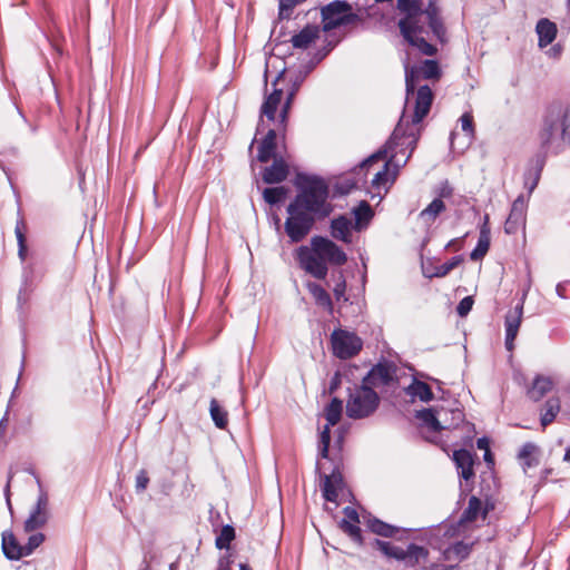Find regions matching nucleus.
<instances>
[{"mask_svg":"<svg viewBox=\"0 0 570 570\" xmlns=\"http://www.w3.org/2000/svg\"><path fill=\"white\" fill-rule=\"evenodd\" d=\"M373 547L381 551L385 557L395 559L397 561L403 550L402 548L381 539H375L373 542Z\"/></svg>","mask_w":570,"mask_h":570,"instance_id":"nucleus-41","label":"nucleus"},{"mask_svg":"<svg viewBox=\"0 0 570 570\" xmlns=\"http://www.w3.org/2000/svg\"><path fill=\"white\" fill-rule=\"evenodd\" d=\"M233 562V556L227 552L219 558L217 570H232Z\"/></svg>","mask_w":570,"mask_h":570,"instance_id":"nucleus-56","label":"nucleus"},{"mask_svg":"<svg viewBox=\"0 0 570 570\" xmlns=\"http://www.w3.org/2000/svg\"><path fill=\"white\" fill-rule=\"evenodd\" d=\"M323 465L320 461L316 463V471L320 472V476L323 481L322 483V492L323 497L326 501L335 502L337 500L338 493L336 490V485L343 483V476L338 469V466H334L330 474L322 473Z\"/></svg>","mask_w":570,"mask_h":570,"instance_id":"nucleus-12","label":"nucleus"},{"mask_svg":"<svg viewBox=\"0 0 570 570\" xmlns=\"http://www.w3.org/2000/svg\"><path fill=\"white\" fill-rule=\"evenodd\" d=\"M320 28L316 24H306L298 33L294 35L291 42L295 49H306L318 38Z\"/></svg>","mask_w":570,"mask_h":570,"instance_id":"nucleus-23","label":"nucleus"},{"mask_svg":"<svg viewBox=\"0 0 570 570\" xmlns=\"http://www.w3.org/2000/svg\"><path fill=\"white\" fill-rule=\"evenodd\" d=\"M307 289L309 294L313 296L316 305L323 307L330 314L333 313L334 306L331 298V295L317 283H308Z\"/></svg>","mask_w":570,"mask_h":570,"instance_id":"nucleus-26","label":"nucleus"},{"mask_svg":"<svg viewBox=\"0 0 570 570\" xmlns=\"http://www.w3.org/2000/svg\"><path fill=\"white\" fill-rule=\"evenodd\" d=\"M476 446H478L480 450H484V451H487V449H489V439H488V438H485V436L478 439V441H476Z\"/></svg>","mask_w":570,"mask_h":570,"instance_id":"nucleus-63","label":"nucleus"},{"mask_svg":"<svg viewBox=\"0 0 570 570\" xmlns=\"http://www.w3.org/2000/svg\"><path fill=\"white\" fill-rule=\"evenodd\" d=\"M420 136V127H413L409 125V121L405 119L404 109L397 125L395 126L386 144L383 147H381L377 151L365 158L358 165V167L363 169L379 160H385L387 154H391L390 158L385 161L383 168L374 175L372 179L373 187L380 188L381 186L386 184L387 169L390 165H393L396 169H399L400 167H403L407 163V160L412 156V153L416 148Z\"/></svg>","mask_w":570,"mask_h":570,"instance_id":"nucleus-2","label":"nucleus"},{"mask_svg":"<svg viewBox=\"0 0 570 570\" xmlns=\"http://www.w3.org/2000/svg\"><path fill=\"white\" fill-rule=\"evenodd\" d=\"M279 134L283 136L285 135L282 129L278 130V127L276 129H269L266 132L265 137L262 139L258 146L257 160L259 163H267L272 158L276 157V138Z\"/></svg>","mask_w":570,"mask_h":570,"instance_id":"nucleus-18","label":"nucleus"},{"mask_svg":"<svg viewBox=\"0 0 570 570\" xmlns=\"http://www.w3.org/2000/svg\"><path fill=\"white\" fill-rule=\"evenodd\" d=\"M288 165L282 157H275L271 166L265 167L263 171V180L266 184H278L284 181L288 176Z\"/></svg>","mask_w":570,"mask_h":570,"instance_id":"nucleus-19","label":"nucleus"},{"mask_svg":"<svg viewBox=\"0 0 570 570\" xmlns=\"http://www.w3.org/2000/svg\"><path fill=\"white\" fill-rule=\"evenodd\" d=\"M453 194V188L450 186L449 181L445 180L441 184L439 190V198H449Z\"/></svg>","mask_w":570,"mask_h":570,"instance_id":"nucleus-58","label":"nucleus"},{"mask_svg":"<svg viewBox=\"0 0 570 570\" xmlns=\"http://www.w3.org/2000/svg\"><path fill=\"white\" fill-rule=\"evenodd\" d=\"M490 248V238L479 237L476 246L470 253V258L472 261H478L483 258Z\"/></svg>","mask_w":570,"mask_h":570,"instance_id":"nucleus-48","label":"nucleus"},{"mask_svg":"<svg viewBox=\"0 0 570 570\" xmlns=\"http://www.w3.org/2000/svg\"><path fill=\"white\" fill-rule=\"evenodd\" d=\"M547 154L544 150L542 153L535 155V157L532 160V166L529 167L523 175V184L524 188L528 190V195L530 196L533 190L537 188L541 173L546 165V158Z\"/></svg>","mask_w":570,"mask_h":570,"instance_id":"nucleus-15","label":"nucleus"},{"mask_svg":"<svg viewBox=\"0 0 570 570\" xmlns=\"http://www.w3.org/2000/svg\"><path fill=\"white\" fill-rule=\"evenodd\" d=\"M48 494L40 489L37 502L29 517L24 521L26 532L35 531L42 528L48 521Z\"/></svg>","mask_w":570,"mask_h":570,"instance_id":"nucleus-10","label":"nucleus"},{"mask_svg":"<svg viewBox=\"0 0 570 570\" xmlns=\"http://www.w3.org/2000/svg\"><path fill=\"white\" fill-rule=\"evenodd\" d=\"M343 412V401L338 397H333L330 404L325 407V419L328 425H336Z\"/></svg>","mask_w":570,"mask_h":570,"instance_id":"nucleus-34","label":"nucleus"},{"mask_svg":"<svg viewBox=\"0 0 570 570\" xmlns=\"http://www.w3.org/2000/svg\"><path fill=\"white\" fill-rule=\"evenodd\" d=\"M473 303H474V301H473V297H472V296H465V297H463V298L459 302V304H458V306H456V313H458V315H459L460 317H464V316H466V315L470 313V311L472 309Z\"/></svg>","mask_w":570,"mask_h":570,"instance_id":"nucleus-50","label":"nucleus"},{"mask_svg":"<svg viewBox=\"0 0 570 570\" xmlns=\"http://www.w3.org/2000/svg\"><path fill=\"white\" fill-rule=\"evenodd\" d=\"M424 8L423 0H397V9L402 14L399 29L405 32L415 16L424 12Z\"/></svg>","mask_w":570,"mask_h":570,"instance_id":"nucleus-14","label":"nucleus"},{"mask_svg":"<svg viewBox=\"0 0 570 570\" xmlns=\"http://www.w3.org/2000/svg\"><path fill=\"white\" fill-rule=\"evenodd\" d=\"M562 53V46L560 43L553 45L548 51L547 55L552 59H559Z\"/></svg>","mask_w":570,"mask_h":570,"instance_id":"nucleus-61","label":"nucleus"},{"mask_svg":"<svg viewBox=\"0 0 570 570\" xmlns=\"http://www.w3.org/2000/svg\"><path fill=\"white\" fill-rule=\"evenodd\" d=\"M287 189L284 186L267 187L263 191L264 200L269 205H276L284 200Z\"/></svg>","mask_w":570,"mask_h":570,"instance_id":"nucleus-43","label":"nucleus"},{"mask_svg":"<svg viewBox=\"0 0 570 570\" xmlns=\"http://www.w3.org/2000/svg\"><path fill=\"white\" fill-rule=\"evenodd\" d=\"M392 380L391 366L385 363H379L368 371L363 377L362 383L373 389L377 385H387Z\"/></svg>","mask_w":570,"mask_h":570,"instance_id":"nucleus-16","label":"nucleus"},{"mask_svg":"<svg viewBox=\"0 0 570 570\" xmlns=\"http://www.w3.org/2000/svg\"><path fill=\"white\" fill-rule=\"evenodd\" d=\"M442 76L440 63L434 59H425L417 66L405 67V106L413 101V115L410 126L417 127L429 115L434 99L432 89L428 85L417 86L420 78L439 80Z\"/></svg>","mask_w":570,"mask_h":570,"instance_id":"nucleus-3","label":"nucleus"},{"mask_svg":"<svg viewBox=\"0 0 570 570\" xmlns=\"http://www.w3.org/2000/svg\"><path fill=\"white\" fill-rule=\"evenodd\" d=\"M32 552H33V550H31L26 543L23 546L19 544V551L17 552V554H12V556H13V558H16V560H20L23 557L30 556Z\"/></svg>","mask_w":570,"mask_h":570,"instance_id":"nucleus-60","label":"nucleus"},{"mask_svg":"<svg viewBox=\"0 0 570 570\" xmlns=\"http://www.w3.org/2000/svg\"><path fill=\"white\" fill-rule=\"evenodd\" d=\"M366 525L371 532L383 538H394L401 530L407 531L406 529H401L375 517L368 518Z\"/></svg>","mask_w":570,"mask_h":570,"instance_id":"nucleus-24","label":"nucleus"},{"mask_svg":"<svg viewBox=\"0 0 570 570\" xmlns=\"http://www.w3.org/2000/svg\"><path fill=\"white\" fill-rule=\"evenodd\" d=\"M353 214L355 217L354 229L356 230H361L363 227L367 226L374 216L371 205L365 200H362L358 206L353 209Z\"/></svg>","mask_w":570,"mask_h":570,"instance_id":"nucleus-31","label":"nucleus"},{"mask_svg":"<svg viewBox=\"0 0 570 570\" xmlns=\"http://www.w3.org/2000/svg\"><path fill=\"white\" fill-rule=\"evenodd\" d=\"M558 131L562 142L570 146V104L564 106L550 105L546 108L539 130L541 150L549 153Z\"/></svg>","mask_w":570,"mask_h":570,"instance_id":"nucleus-6","label":"nucleus"},{"mask_svg":"<svg viewBox=\"0 0 570 570\" xmlns=\"http://www.w3.org/2000/svg\"><path fill=\"white\" fill-rule=\"evenodd\" d=\"M294 97L295 96H293V92H287L286 100H285L284 105L282 106V109L279 112V117L277 120V127H278V130L282 129L283 132L286 131L288 112H289L291 105L293 102Z\"/></svg>","mask_w":570,"mask_h":570,"instance_id":"nucleus-47","label":"nucleus"},{"mask_svg":"<svg viewBox=\"0 0 570 570\" xmlns=\"http://www.w3.org/2000/svg\"><path fill=\"white\" fill-rule=\"evenodd\" d=\"M345 291H346V281L342 272L338 273V281L336 282L333 293L336 298V301H341V298L347 299L345 297Z\"/></svg>","mask_w":570,"mask_h":570,"instance_id":"nucleus-51","label":"nucleus"},{"mask_svg":"<svg viewBox=\"0 0 570 570\" xmlns=\"http://www.w3.org/2000/svg\"><path fill=\"white\" fill-rule=\"evenodd\" d=\"M333 354L341 360H348L360 353L363 347L362 340L352 332L335 330L331 335Z\"/></svg>","mask_w":570,"mask_h":570,"instance_id":"nucleus-9","label":"nucleus"},{"mask_svg":"<svg viewBox=\"0 0 570 570\" xmlns=\"http://www.w3.org/2000/svg\"><path fill=\"white\" fill-rule=\"evenodd\" d=\"M523 304H518L513 311H509L504 317L505 333L509 340L515 338L521 325Z\"/></svg>","mask_w":570,"mask_h":570,"instance_id":"nucleus-25","label":"nucleus"},{"mask_svg":"<svg viewBox=\"0 0 570 570\" xmlns=\"http://www.w3.org/2000/svg\"><path fill=\"white\" fill-rule=\"evenodd\" d=\"M19 544L12 532L7 531L2 533V551L7 559L16 560L12 554H17Z\"/></svg>","mask_w":570,"mask_h":570,"instance_id":"nucleus-39","label":"nucleus"},{"mask_svg":"<svg viewBox=\"0 0 570 570\" xmlns=\"http://www.w3.org/2000/svg\"><path fill=\"white\" fill-rule=\"evenodd\" d=\"M306 0H278V19H291L296 6L304 3Z\"/></svg>","mask_w":570,"mask_h":570,"instance_id":"nucleus-46","label":"nucleus"},{"mask_svg":"<svg viewBox=\"0 0 570 570\" xmlns=\"http://www.w3.org/2000/svg\"><path fill=\"white\" fill-rule=\"evenodd\" d=\"M429 31L441 43L446 41V28L436 0H429L424 12L415 16L405 32L400 30L402 37L410 46L415 47L425 56H434L438 52V48L424 37V35H429Z\"/></svg>","mask_w":570,"mask_h":570,"instance_id":"nucleus-5","label":"nucleus"},{"mask_svg":"<svg viewBox=\"0 0 570 570\" xmlns=\"http://www.w3.org/2000/svg\"><path fill=\"white\" fill-rule=\"evenodd\" d=\"M26 225L23 219H19L16 224L14 234L18 242V256L24 262L28 255L27 238L24 234Z\"/></svg>","mask_w":570,"mask_h":570,"instance_id":"nucleus-37","label":"nucleus"},{"mask_svg":"<svg viewBox=\"0 0 570 570\" xmlns=\"http://www.w3.org/2000/svg\"><path fill=\"white\" fill-rule=\"evenodd\" d=\"M379 404V394L371 386L362 383L354 390H350L346 415L353 420L368 417L377 410Z\"/></svg>","mask_w":570,"mask_h":570,"instance_id":"nucleus-7","label":"nucleus"},{"mask_svg":"<svg viewBox=\"0 0 570 570\" xmlns=\"http://www.w3.org/2000/svg\"><path fill=\"white\" fill-rule=\"evenodd\" d=\"M407 393L412 396L419 397L422 402H430L434 397L430 385L417 380L407 387Z\"/></svg>","mask_w":570,"mask_h":570,"instance_id":"nucleus-32","label":"nucleus"},{"mask_svg":"<svg viewBox=\"0 0 570 570\" xmlns=\"http://www.w3.org/2000/svg\"><path fill=\"white\" fill-rule=\"evenodd\" d=\"M323 30L331 31L342 26L363 23V18L352 11V6L345 0H335L321 10Z\"/></svg>","mask_w":570,"mask_h":570,"instance_id":"nucleus-8","label":"nucleus"},{"mask_svg":"<svg viewBox=\"0 0 570 570\" xmlns=\"http://www.w3.org/2000/svg\"><path fill=\"white\" fill-rule=\"evenodd\" d=\"M341 384V374L340 372H335L333 377L331 379L330 386H328V393H334Z\"/></svg>","mask_w":570,"mask_h":570,"instance_id":"nucleus-59","label":"nucleus"},{"mask_svg":"<svg viewBox=\"0 0 570 570\" xmlns=\"http://www.w3.org/2000/svg\"><path fill=\"white\" fill-rule=\"evenodd\" d=\"M340 528L345 532L355 543L358 546L363 544V535L362 530L356 523H351L346 519H342L340 522Z\"/></svg>","mask_w":570,"mask_h":570,"instance_id":"nucleus-44","label":"nucleus"},{"mask_svg":"<svg viewBox=\"0 0 570 570\" xmlns=\"http://www.w3.org/2000/svg\"><path fill=\"white\" fill-rule=\"evenodd\" d=\"M462 262H463V256L462 255H455L451 259H449L448 262H445L443 264H440V265H436L433 268V272L430 273V274H426V276L430 277V278H432V277H444L452 269L458 267Z\"/></svg>","mask_w":570,"mask_h":570,"instance_id":"nucleus-35","label":"nucleus"},{"mask_svg":"<svg viewBox=\"0 0 570 570\" xmlns=\"http://www.w3.org/2000/svg\"><path fill=\"white\" fill-rule=\"evenodd\" d=\"M462 130L470 137L474 136L473 117L470 114H463L460 118Z\"/></svg>","mask_w":570,"mask_h":570,"instance_id":"nucleus-53","label":"nucleus"},{"mask_svg":"<svg viewBox=\"0 0 570 570\" xmlns=\"http://www.w3.org/2000/svg\"><path fill=\"white\" fill-rule=\"evenodd\" d=\"M298 266L316 279H325L328 266H343L347 262L346 253L332 239L315 235L309 246L302 245L295 250Z\"/></svg>","mask_w":570,"mask_h":570,"instance_id":"nucleus-4","label":"nucleus"},{"mask_svg":"<svg viewBox=\"0 0 570 570\" xmlns=\"http://www.w3.org/2000/svg\"><path fill=\"white\" fill-rule=\"evenodd\" d=\"M535 31L538 35V46L546 48L554 41L558 29L554 22L542 18L537 22Z\"/></svg>","mask_w":570,"mask_h":570,"instance_id":"nucleus-22","label":"nucleus"},{"mask_svg":"<svg viewBox=\"0 0 570 570\" xmlns=\"http://www.w3.org/2000/svg\"><path fill=\"white\" fill-rule=\"evenodd\" d=\"M561 403L559 397H549L542 407L540 414V423L543 428L551 424L560 412Z\"/></svg>","mask_w":570,"mask_h":570,"instance_id":"nucleus-29","label":"nucleus"},{"mask_svg":"<svg viewBox=\"0 0 570 570\" xmlns=\"http://www.w3.org/2000/svg\"><path fill=\"white\" fill-rule=\"evenodd\" d=\"M443 210H445V204L441 198H434L428 206L424 208L420 216L428 220H434Z\"/></svg>","mask_w":570,"mask_h":570,"instance_id":"nucleus-42","label":"nucleus"},{"mask_svg":"<svg viewBox=\"0 0 570 570\" xmlns=\"http://www.w3.org/2000/svg\"><path fill=\"white\" fill-rule=\"evenodd\" d=\"M416 417L433 432H440L444 429L432 409H423L417 411Z\"/></svg>","mask_w":570,"mask_h":570,"instance_id":"nucleus-36","label":"nucleus"},{"mask_svg":"<svg viewBox=\"0 0 570 570\" xmlns=\"http://www.w3.org/2000/svg\"><path fill=\"white\" fill-rule=\"evenodd\" d=\"M283 96L282 89H274L272 94L266 96L262 107H261V115L266 116L268 120L274 121L276 117V111L278 108V105L281 104Z\"/></svg>","mask_w":570,"mask_h":570,"instance_id":"nucleus-27","label":"nucleus"},{"mask_svg":"<svg viewBox=\"0 0 570 570\" xmlns=\"http://www.w3.org/2000/svg\"><path fill=\"white\" fill-rule=\"evenodd\" d=\"M430 551L423 546L410 543L406 549H403L399 561L403 562L406 568L419 569L421 563H426Z\"/></svg>","mask_w":570,"mask_h":570,"instance_id":"nucleus-13","label":"nucleus"},{"mask_svg":"<svg viewBox=\"0 0 570 570\" xmlns=\"http://www.w3.org/2000/svg\"><path fill=\"white\" fill-rule=\"evenodd\" d=\"M552 386L553 382L549 376L538 374L528 387L527 396L533 402H539L552 390Z\"/></svg>","mask_w":570,"mask_h":570,"instance_id":"nucleus-20","label":"nucleus"},{"mask_svg":"<svg viewBox=\"0 0 570 570\" xmlns=\"http://www.w3.org/2000/svg\"><path fill=\"white\" fill-rule=\"evenodd\" d=\"M235 539V529L230 524H225L216 537L215 546L217 549H229L230 542Z\"/></svg>","mask_w":570,"mask_h":570,"instance_id":"nucleus-40","label":"nucleus"},{"mask_svg":"<svg viewBox=\"0 0 570 570\" xmlns=\"http://www.w3.org/2000/svg\"><path fill=\"white\" fill-rule=\"evenodd\" d=\"M538 451V445L532 442L524 443L520 449L518 458L521 462L524 472L527 471V469L537 466L539 464V459L535 455Z\"/></svg>","mask_w":570,"mask_h":570,"instance_id":"nucleus-28","label":"nucleus"},{"mask_svg":"<svg viewBox=\"0 0 570 570\" xmlns=\"http://www.w3.org/2000/svg\"><path fill=\"white\" fill-rule=\"evenodd\" d=\"M482 508V502L475 495H472L469 500L468 508L463 511L460 523L472 522L476 520Z\"/></svg>","mask_w":570,"mask_h":570,"instance_id":"nucleus-38","label":"nucleus"},{"mask_svg":"<svg viewBox=\"0 0 570 570\" xmlns=\"http://www.w3.org/2000/svg\"><path fill=\"white\" fill-rule=\"evenodd\" d=\"M45 541V534L41 532L33 533L29 537L27 546L31 550H36Z\"/></svg>","mask_w":570,"mask_h":570,"instance_id":"nucleus-54","label":"nucleus"},{"mask_svg":"<svg viewBox=\"0 0 570 570\" xmlns=\"http://www.w3.org/2000/svg\"><path fill=\"white\" fill-rule=\"evenodd\" d=\"M472 543H465L463 541H456L443 551L445 560L456 559L463 561L469 558L472 551Z\"/></svg>","mask_w":570,"mask_h":570,"instance_id":"nucleus-30","label":"nucleus"},{"mask_svg":"<svg viewBox=\"0 0 570 570\" xmlns=\"http://www.w3.org/2000/svg\"><path fill=\"white\" fill-rule=\"evenodd\" d=\"M479 237L491 238L490 224H487V225L484 223L481 224Z\"/></svg>","mask_w":570,"mask_h":570,"instance_id":"nucleus-62","label":"nucleus"},{"mask_svg":"<svg viewBox=\"0 0 570 570\" xmlns=\"http://www.w3.org/2000/svg\"><path fill=\"white\" fill-rule=\"evenodd\" d=\"M311 69L312 68L301 69L291 78V88H289L288 92H293V96H295L297 94L302 83L304 82L308 72L311 71Z\"/></svg>","mask_w":570,"mask_h":570,"instance_id":"nucleus-49","label":"nucleus"},{"mask_svg":"<svg viewBox=\"0 0 570 570\" xmlns=\"http://www.w3.org/2000/svg\"><path fill=\"white\" fill-rule=\"evenodd\" d=\"M453 460L460 470L459 475L464 479L465 481H469L474 476L473 465L474 460L473 455L469 450L460 449L454 451L453 453Z\"/></svg>","mask_w":570,"mask_h":570,"instance_id":"nucleus-21","label":"nucleus"},{"mask_svg":"<svg viewBox=\"0 0 570 570\" xmlns=\"http://www.w3.org/2000/svg\"><path fill=\"white\" fill-rule=\"evenodd\" d=\"M297 194L288 204L284 229L291 243H299L313 229L316 220L324 219L333 212L328 203V185L318 176H298Z\"/></svg>","mask_w":570,"mask_h":570,"instance_id":"nucleus-1","label":"nucleus"},{"mask_svg":"<svg viewBox=\"0 0 570 570\" xmlns=\"http://www.w3.org/2000/svg\"><path fill=\"white\" fill-rule=\"evenodd\" d=\"M527 207V198L523 195H519L512 203L510 214L504 223V232L507 234H515L521 227H524Z\"/></svg>","mask_w":570,"mask_h":570,"instance_id":"nucleus-11","label":"nucleus"},{"mask_svg":"<svg viewBox=\"0 0 570 570\" xmlns=\"http://www.w3.org/2000/svg\"><path fill=\"white\" fill-rule=\"evenodd\" d=\"M149 483V476L146 470L141 469L136 475V492H144Z\"/></svg>","mask_w":570,"mask_h":570,"instance_id":"nucleus-52","label":"nucleus"},{"mask_svg":"<svg viewBox=\"0 0 570 570\" xmlns=\"http://www.w3.org/2000/svg\"><path fill=\"white\" fill-rule=\"evenodd\" d=\"M483 459L488 464H494L493 454L491 453L490 449H487V451H484Z\"/></svg>","mask_w":570,"mask_h":570,"instance_id":"nucleus-64","label":"nucleus"},{"mask_svg":"<svg viewBox=\"0 0 570 570\" xmlns=\"http://www.w3.org/2000/svg\"><path fill=\"white\" fill-rule=\"evenodd\" d=\"M556 292L561 298H570V281L559 283L556 287Z\"/></svg>","mask_w":570,"mask_h":570,"instance_id":"nucleus-55","label":"nucleus"},{"mask_svg":"<svg viewBox=\"0 0 570 570\" xmlns=\"http://www.w3.org/2000/svg\"><path fill=\"white\" fill-rule=\"evenodd\" d=\"M354 225L352 220L347 218L345 215H340L331 220L330 233L331 236L340 242L345 244L352 243V229Z\"/></svg>","mask_w":570,"mask_h":570,"instance_id":"nucleus-17","label":"nucleus"},{"mask_svg":"<svg viewBox=\"0 0 570 570\" xmlns=\"http://www.w3.org/2000/svg\"><path fill=\"white\" fill-rule=\"evenodd\" d=\"M345 519L348 520L351 523H358L360 522V515L357 511L352 507H345L343 510Z\"/></svg>","mask_w":570,"mask_h":570,"instance_id":"nucleus-57","label":"nucleus"},{"mask_svg":"<svg viewBox=\"0 0 570 570\" xmlns=\"http://www.w3.org/2000/svg\"><path fill=\"white\" fill-rule=\"evenodd\" d=\"M332 425L326 424L320 433L318 440V456L320 459H328L330 456V443H331V428Z\"/></svg>","mask_w":570,"mask_h":570,"instance_id":"nucleus-45","label":"nucleus"},{"mask_svg":"<svg viewBox=\"0 0 570 570\" xmlns=\"http://www.w3.org/2000/svg\"><path fill=\"white\" fill-rule=\"evenodd\" d=\"M209 413L212 420L218 429H225L228 424V413L227 411L219 405L216 399L210 400L209 404Z\"/></svg>","mask_w":570,"mask_h":570,"instance_id":"nucleus-33","label":"nucleus"}]
</instances>
